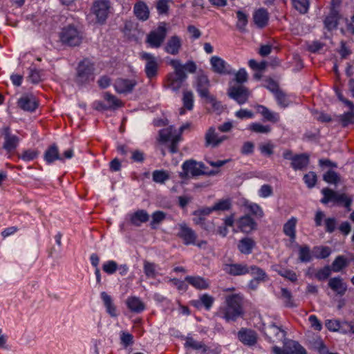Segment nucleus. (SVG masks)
Returning <instances> with one entry per match:
<instances>
[{
  "instance_id": "4468645a",
  "label": "nucleus",
  "mask_w": 354,
  "mask_h": 354,
  "mask_svg": "<svg viewBox=\"0 0 354 354\" xmlns=\"http://www.w3.org/2000/svg\"><path fill=\"white\" fill-rule=\"evenodd\" d=\"M238 339L244 345L254 346L257 343L258 335L252 329L241 328L237 333Z\"/></svg>"
},
{
  "instance_id": "052dcab7",
  "label": "nucleus",
  "mask_w": 354,
  "mask_h": 354,
  "mask_svg": "<svg viewBox=\"0 0 354 354\" xmlns=\"http://www.w3.org/2000/svg\"><path fill=\"white\" fill-rule=\"evenodd\" d=\"M118 263L113 260L108 261L102 265L103 271L105 272L108 274H114L116 272V270H118Z\"/></svg>"
},
{
  "instance_id": "864d4df0",
  "label": "nucleus",
  "mask_w": 354,
  "mask_h": 354,
  "mask_svg": "<svg viewBox=\"0 0 354 354\" xmlns=\"http://www.w3.org/2000/svg\"><path fill=\"white\" fill-rule=\"evenodd\" d=\"M274 95L277 103L280 106L285 108L288 106L290 100L282 91L277 89Z\"/></svg>"
},
{
  "instance_id": "f704fd0d",
  "label": "nucleus",
  "mask_w": 354,
  "mask_h": 354,
  "mask_svg": "<svg viewBox=\"0 0 354 354\" xmlns=\"http://www.w3.org/2000/svg\"><path fill=\"white\" fill-rule=\"evenodd\" d=\"M149 219V215L145 209H138L130 216V221L135 226H140Z\"/></svg>"
},
{
  "instance_id": "37998d69",
  "label": "nucleus",
  "mask_w": 354,
  "mask_h": 354,
  "mask_svg": "<svg viewBox=\"0 0 354 354\" xmlns=\"http://www.w3.org/2000/svg\"><path fill=\"white\" fill-rule=\"evenodd\" d=\"M323 180L327 183L337 185L340 182L341 177L334 170L329 169L324 174Z\"/></svg>"
},
{
  "instance_id": "8fccbe9b",
  "label": "nucleus",
  "mask_w": 354,
  "mask_h": 354,
  "mask_svg": "<svg viewBox=\"0 0 354 354\" xmlns=\"http://www.w3.org/2000/svg\"><path fill=\"white\" fill-rule=\"evenodd\" d=\"M152 220L150 225L152 229H156V225L162 222L166 218V214L162 211H156L151 215Z\"/></svg>"
},
{
  "instance_id": "f257e3e1",
  "label": "nucleus",
  "mask_w": 354,
  "mask_h": 354,
  "mask_svg": "<svg viewBox=\"0 0 354 354\" xmlns=\"http://www.w3.org/2000/svg\"><path fill=\"white\" fill-rule=\"evenodd\" d=\"M169 64L174 68V72L167 75L166 87L173 91H178L182 87L187 78L186 72L194 73L197 69L196 63L192 60L183 64L180 60L172 59L169 62Z\"/></svg>"
},
{
  "instance_id": "7c9ffc66",
  "label": "nucleus",
  "mask_w": 354,
  "mask_h": 354,
  "mask_svg": "<svg viewBox=\"0 0 354 354\" xmlns=\"http://www.w3.org/2000/svg\"><path fill=\"white\" fill-rule=\"evenodd\" d=\"M185 280L198 290H206L209 288V281L200 276H187Z\"/></svg>"
},
{
  "instance_id": "c85d7f7f",
  "label": "nucleus",
  "mask_w": 354,
  "mask_h": 354,
  "mask_svg": "<svg viewBox=\"0 0 354 354\" xmlns=\"http://www.w3.org/2000/svg\"><path fill=\"white\" fill-rule=\"evenodd\" d=\"M255 109L257 112L263 116L264 120L271 122L272 123H276L279 121V114L278 113L271 111L266 106L258 104L255 106Z\"/></svg>"
},
{
  "instance_id": "473e14b6",
  "label": "nucleus",
  "mask_w": 354,
  "mask_h": 354,
  "mask_svg": "<svg viewBox=\"0 0 354 354\" xmlns=\"http://www.w3.org/2000/svg\"><path fill=\"white\" fill-rule=\"evenodd\" d=\"M297 219L295 217H291L283 225V232L290 238V241L294 243L296 239V225Z\"/></svg>"
},
{
  "instance_id": "6ab92c4d",
  "label": "nucleus",
  "mask_w": 354,
  "mask_h": 354,
  "mask_svg": "<svg viewBox=\"0 0 354 354\" xmlns=\"http://www.w3.org/2000/svg\"><path fill=\"white\" fill-rule=\"evenodd\" d=\"M136 84L134 80L119 78L115 80L114 88L118 93H128L133 91Z\"/></svg>"
},
{
  "instance_id": "5701e85b",
  "label": "nucleus",
  "mask_w": 354,
  "mask_h": 354,
  "mask_svg": "<svg viewBox=\"0 0 354 354\" xmlns=\"http://www.w3.org/2000/svg\"><path fill=\"white\" fill-rule=\"evenodd\" d=\"M210 64L212 70L218 74H231L232 72L229 69L230 66L225 60L217 56H213L210 59Z\"/></svg>"
},
{
  "instance_id": "c03bdc74",
  "label": "nucleus",
  "mask_w": 354,
  "mask_h": 354,
  "mask_svg": "<svg viewBox=\"0 0 354 354\" xmlns=\"http://www.w3.org/2000/svg\"><path fill=\"white\" fill-rule=\"evenodd\" d=\"M281 298L286 307L293 308L296 306L294 302L293 297L291 292L286 288H281Z\"/></svg>"
},
{
  "instance_id": "aec40b11",
  "label": "nucleus",
  "mask_w": 354,
  "mask_h": 354,
  "mask_svg": "<svg viewBox=\"0 0 354 354\" xmlns=\"http://www.w3.org/2000/svg\"><path fill=\"white\" fill-rule=\"evenodd\" d=\"M185 346L192 348L194 350H202L203 354H219L221 352V350L217 348L211 350L203 342H198L192 337H187Z\"/></svg>"
},
{
  "instance_id": "e433bc0d",
  "label": "nucleus",
  "mask_w": 354,
  "mask_h": 354,
  "mask_svg": "<svg viewBox=\"0 0 354 354\" xmlns=\"http://www.w3.org/2000/svg\"><path fill=\"white\" fill-rule=\"evenodd\" d=\"M44 160L47 163L50 164L57 160H64V158L59 155L57 146L53 144L45 151Z\"/></svg>"
},
{
  "instance_id": "4be33fe9",
  "label": "nucleus",
  "mask_w": 354,
  "mask_h": 354,
  "mask_svg": "<svg viewBox=\"0 0 354 354\" xmlns=\"http://www.w3.org/2000/svg\"><path fill=\"white\" fill-rule=\"evenodd\" d=\"M182 47V39L177 35L171 36L167 41L164 50L170 55H178Z\"/></svg>"
},
{
  "instance_id": "6e6d98bb",
  "label": "nucleus",
  "mask_w": 354,
  "mask_h": 354,
  "mask_svg": "<svg viewBox=\"0 0 354 354\" xmlns=\"http://www.w3.org/2000/svg\"><path fill=\"white\" fill-rule=\"evenodd\" d=\"M303 180L306 185V186L311 189L315 187L316 185V183L317 181V174L314 171H309L308 174H306L304 177Z\"/></svg>"
},
{
  "instance_id": "412c9836",
  "label": "nucleus",
  "mask_w": 354,
  "mask_h": 354,
  "mask_svg": "<svg viewBox=\"0 0 354 354\" xmlns=\"http://www.w3.org/2000/svg\"><path fill=\"white\" fill-rule=\"evenodd\" d=\"M328 287L339 296H343L347 291V284L341 277H335L329 279Z\"/></svg>"
},
{
  "instance_id": "a211bd4d",
  "label": "nucleus",
  "mask_w": 354,
  "mask_h": 354,
  "mask_svg": "<svg viewBox=\"0 0 354 354\" xmlns=\"http://www.w3.org/2000/svg\"><path fill=\"white\" fill-rule=\"evenodd\" d=\"M2 134L4 138L3 149L7 151H11L17 148L18 146L19 139V138L10 133V129L9 127L3 128Z\"/></svg>"
},
{
  "instance_id": "9b49d317",
  "label": "nucleus",
  "mask_w": 354,
  "mask_h": 354,
  "mask_svg": "<svg viewBox=\"0 0 354 354\" xmlns=\"http://www.w3.org/2000/svg\"><path fill=\"white\" fill-rule=\"evenodd\" d=\"M177 236L183 240L185 245H194L197 239V234L194 230L188 227L185 223L179 225V230Z\"/></svg>"
},
{
  "instance_id": "49530a36",
  "label": "nucleus",
  "mask_w": 354,
  "mask_h": 354,
  "mask_svg": "<svg viewBox=\"0 0 354 354\" xmlns=\"http://www.w3.org/2000/svg\"><path fill=\"white\" fill-rule=\"evenodd\" d=\"M248 129L257 133L268 134L271 131V127L269 125H263L259 122H253L248 127Z\"/></svg>"
},
{
  "instance_id": "c9c22d12",
  "label": "nucleus",
  "mask_w": 354,
  "mask_h": 354,
  "mask_svg": "<svg viewBox=\"0 0 354 354\" xmlns=\"http://www.w3.org/2000/svg\"><path fill=\"white\" fill-rule=\"evenodd\" d=\"M133 12L136 17L142 21L147 20L149 17V8L143 1H139L135 4Z\"/></svg>"
},
{
  "instance_id": "b1692460",
  "label": "nucleus",
  "mask_w": 354,
  "mask_h": 354,
  "mask_svg": "<svg viewBox=\"0 0 354 354\" xmlns=\"http://www.w3.org/2000/svg\"><path fill=\"white\" fill-rule=\"evenodd\" d=\"M310 163V156L306 153L295 154L291 162V167L295 171L306 169Z\"/></svg>"
},
{
  "instance_id": "423d86ee",
  "label": "nucleus",
  "mask_w": 354,
  "mask_h": 354,
  "mask_svg": "<svg viewBox=\"0 0 354 354\" xmlns=\"http://www.w3.org/2000/svg\"><path fill=\"white\" fill-rule=\"evenodd\" d=\"M167 33L166 24H161L158 28L151 30L147 36L146 42L151 48H158L161 46L164 42Z\"/></svg>"
},
{
  "instance_id": "338daca9",
  "label": "nucleus",
  "mask_w": 354,
  "mask_h": 354,
  "mask_svg": "<svg viewBox=\"0 0 354 354\" xmlns=\"http://www.w3.org/2000/svg\"><path fill=\"white\" fill-rule=\"evenodd\" d=\"M131 153V160L134 162L142 163L145 160V153L139 149L132 150Z\"/></svg>"
},
{
  "instance_id": "a878e982",
  "label": "nucleus",
  "mask_w": 354,
  "mask_h": 354,
  "mask_svg": "<svg viewBox=\"0 0 354 354\" xmlns=\"http://www.w3.org/2000/svg\"><path fill=\"white\" fill-rule=\"evenodd\" d=\"M253 21L259 28L266 27L269 21V13L266 8H259L253 13Z\"/></svg>"
},
{
  "instance_id": "c756f323",
  "label": "nucleus",
  "mask_w": 354,
  "mask_h": 354,
  "mask_svg": "<svg viewBox=\"0 0 354 354\" xmlns=\"http://www.w3.org/2000/svg\"><path fill=\"white\" fill-rule=\"evenodd\" d=\"M340 18L337 9L330 8L328 15L324 21V26L328 30H332L337 27L338 21Z\"/></svg>"
},
{
  "instance_id": "bf43d9fd",
  "label": "nucleus",
  "mask_w": 354,
  "mask_h": 354,
  "mask_svg": "<svg viewBox=\"0 0 354 354\" xmlns=\"http://www.w3.org/2000/svg\"><path fill=\"white\" fill-rule=\"evenodd\" d=\"M232 204L229 199L221 200L216 203L212 207L214 212L216 211H225L231 208Z\"/></svg>"
},
{
  "instance_id": "1a4fd4ad",
  "label": "nucleus",
  "mask_w": 354,
  "mask_h": 354,
  "mask_svg": "<svg viewBox=\"0 0 354 354\" xmlns=\"http://www.w3.org/2000/svg\"><path fill=\"white\" fill-rule=\"evenodd\" d=\"M210 86L209 80L207 76L200 75L196 78V89L198 95L208 100L214 101V105L218 104L215 97L209 94V87Z\"/></svg>"
},
{
  "instance_id": "39448f33",
  "label": "nucleus",
  "mask_w": 354,
  "mask_h": 354,
  "mask_svg": "<svg viewBox=\"0 0 354 354\" xmlns=\"http://www.w3.org/2000/svg\"><path fill=\"white\" fill-rule=\"evenodd\" d=\"M140 58L146 62L145 66L146 77L150 80L156 78L160 67L157 57L149 53L142 52L140 53Z\"/></svg>"
},
{
  "instance_id": "de8ad7c7",
  "label": "nucleus",
  "mask_w": 354,
  "mask_h": 354,
  "mask_svg": "<svg viewBox=\"0 0 354 354\" xmlns=\"http://www.w3.org/2000/svg\"><path fill=\"white\" fill-rule=\"evenodd\" d=\"M244 206L257 217L262 218L264 215L262 208L257 203L245 202Z\"/></svg>"
},
{
  "instance_id": "f8f14e48",
  "label": "nucleus",
  "mask_w": 354,
  "mask_h": 354,
  "mask_svg": "<svg viewBox=\"0 0 354 354\" xmlns=\"http://www.w3.org/2000/svg\"><path fill=\"white\" fill-rule=\"evenodd\" d=\"M109 8V1L108 0H98L94 2L92 10L96 16L98 22L104 23L106 21Z\"/></svg>"
},
{
  "instance_id": "dca6fc26",
  "label": "nucleus",
  "mask_w": 354,
  "mask_h": 354,
  "mask_svg": "<svg viewBox=\"0 0 354 354\" xmlns=\"http://www.w3.org/2000/svg\"><path fill=\"white\" fill-rule=\"evenodd\" d=\"M236 225L240 231L245 234L252 232L257 227L256 221L248 214L240 217L236 221Z\"/></svg>"
},
{
  "instance_id": "cd10ccee",
  "label": "nucleus",
  "mask_w": 354,
  "mask_h": 354,
  "mask_svg": "<svg viewBox=\"0 0 354 354\" xmlns=\"http://www.w3.org/2000/svg\"><path fill=\"white\" fill-rule=\"evenodd\" d=\"M214 302V297L207 293H205L201 295L198 299L192 300L191 301V304L198 309L204 307L205 310H209Z\"/></svg>"
},
{
  "instance_id": "e2e57ef3",
  "label": "nucleus",
  "mask_w": 354,
  "mask_h": 354,
  "mask_svg": "<svg viewBox=\"0 0 354 354\" xmlns=\"http://www.w3.org/2000/svg\"><path fill=\"white\" fill-rule=\"evenodd\" d=\"M276 271L280 276L290 280L292 282H295L297 281V276L296 273L292 270L288 269H282Z\"/></svg>"
},
{
  "instance_id": "ea45409f",
  "label": "nucleus",
  "mask_w": 354,
  "mask_h": 354,
  "mask_svg": "<svg viewBox=\"0 0 354 354\" xmlns=\"http://www.w3.org/2000/svg\"><path fill=\"white\" fill-rule=\"evenodd\" d=\"M237 22L236 27L241 32H247L246 26L248 23V15L243 12L242 10H238L236 12Z\"/></svg>"
},
{
  "instance_id": "a18cd8bd",
  "label": "nucleus",
  "mask_w": 354,
  "mask_h": 354,
  "mask_svg": "<svg viewBox=\"0 0 354 354\" xmlns=\"http://www.w3.org/2000/svg\"><path fill=\"white\" fill-rule=\"evenodd\" d=\"M104 98L109 104V109H115L122 106V101L109 92L104 93Z\"/></svg>"
},
{
  "instance_id": "4c0bfd02",
  "label": "nucleus",
  "mask_w": 354,
  "mask_h": 354,
  "mask_svg": "<svg viewBox=\"0 0 354 354\" xmlns=\"http://www.w3.org/2000/svg\"><path fill=\"white\" fill-rule=\"evenodd\" d=\"M102 300L103 301L104 305L106 308V312L111 317H116V308L113 303L112 298L106 292H102L100 294Z\"/></svg>"
},
{
  "instance_id": "7ed1b4c3",
  "label": "nucleus",
  "mask_w": 354,
  "mask_h": 354,
  "mask_svg": "<svg viewBox=\"0 0 354 354\" xmlns=\"http://www.w3.org/2000/svg\"><path fill=\"white\" fill-rule=\"evenodd\" d=\"M94 64L85 58L80 61L76 68L75 82L77 85H84L93 82L95 79Z\"/></svg>"
},
{
  "instance_id": "ddd939ff",
  "label": "nucleus",
  "mask_w": 354,
  "mask_h": 354,
  "mask_svg": "<svg viewBox=\"0 0 354 354\" xmlns=\"http://www.w3.org/2000/svg\"><path fill=\"white\" fill-rule=\"evenodd\" d=\"M227 139V136H219L216 132L215 127H211L207 130L205 134V147L216 148Z\"/></svg>"
},
{
  "instance_id": "5fc2aeb1",
  "label": "nucleus",
  "mask_w": 354,
  "mask_h": 354,
  "mask_svg": "<svg viewBox=\"0 0 354 354\" xmlns=\"http://www.w3.org/2000/svg\"><path fill=\"white\" fill-rule=\"evenodd\" d=\"M313 250L315 253L319 252L315 254L317 259H326L329 257L331 253V250L328 246H317L315 247Z\"/></svg>"
},
{
  "instance_id": "393cba45",
  "label": "nucleus",
  "mask_w": 354,
  "mask_h": 354,
  "mask_svg": "<svg viewBox=\"0 0 354 354\" xmlns=\"http://www.w3.org/2000/svg\"><path fill=\"white\" fill-rule=\"evenodd\" d=\"M18 106L25 111L33 112L38 106V103L32 95H24L17 102Z\"/></svg>"
},
{
  "instance_id": "774afa93",
  "label": "nucleus",
  "mask_w": 354,
  "mask_h": 354,
  "mask_svg": "<svg viewBox=\"0 0 354 354\" xmlns=\"http://www.w3.org/2000/svg\"><path fill=\"white\" fill-rule=\"evenodd\" d=\"M121 344L125 347H128L133 344V336L127 332H122L120 335Z\"/></svg>"
},
{
  "instance_id": "0e129e2a",
  "label": "nucleus",
  "mask_w": 354,
  "mask_h": 354,
  "mask_svg": "<svg viewBox=\"0 0 354 354\" xmlns=\"http://www.w3.org/2000/svg\"><path fill=\"white\" fill-rule=\"evenodd\" d=\"M28 79L33 84H37L41 80V71L36 68H30Z\"/></svg>"
},
{
  "instance_id": "58836bf2",
  "label": "nucleus",
  "mask_w": 354,
  "mask_h": 354,
  "mask_svg": "<svg viewBox=\"0 0 354 354\" xmlns=\"http://www.w3.org/2000/svg\"><path fill=\"white\" fill-rule=\"evenodd\" d=\"M298 248V259L300 262L308 263L312 260V254L310 246L308 245H299L297 244Z\"/></svg>"
},
{
  "instance_id": "bb28decb",
  "label": "nucleus",
  "mask_w": 354,
  "mask_h": 354,
  "mask_svg": "<svg viewBox=\"0 0 354 354\" xmlns=\"http://www.w3.org/2000/svg\"><path fill=\"white\" fill-rule=\"evenodd\" d=\"M256 246L255 241L251 237H244L239 240L237 248L241 254H250Z\"/></svg>"
},
{
  "instance_id": "2f4dec72",
  "label": "nucleus",
  "mask_w": 354,
  "mask_h": 354,
  "mask_svg": "<svg viewBox=\"0 0 354 354\" xmlns=\"http://www.w3.org/2000/svg\"><path fill=\"white\" fill-rule=\"evenodd\" d=\"M249 274L254 276V279L250 281V286H252L254 283H259L260 282H264L268 279L266 272L255 265L250 266Z\"/></svg>"
},
{
  "instance_id": "79ce46f5",
  "label": "nucleus",
  "mask_w": 354,
  "mask_h": 354,
  "mask_svg": "<svg viewBox=\"0 0 354 354\" xmlns=\"http://www.w3.org/2000/svg\"><path fill=\"white\" fill-rule=\"evenodd\" d=\"M348 264V261L344 256H337L331 264L330 268L335 272H340L343 268H346Z\"/></svg>"
},
{
  "instance_id": "6e6552de",
  "label": "nucleus",
  "mask_w": 354,
  "mask_h": 354,
  "mask_svg": "<svg viewBox=\"0 0 354 354\" xmlns=\"http://www.w3.org/2000/svg\"><path fill=\"white\" fill-rule=\"evenodd\" d=\"M274 354H306V349L297 342L292 339L286 340L283 342V348L279 346L272 347Z\"/></svg>"
},
{
  "instance_id": "f03ea898",
  "label": "nucleus",
  "mask_w": 354,
  "mask_h": 354,
  "mask_svg": "<svg viewBox=\"0 0 354 354\" xmlns=\"http://www.w3.org/2000/svg\"><path fill=\"white\" fill-rule=\"evenodd\" d=\"M243 297L238 294H232L225 297V306L221 309L222 317L227 322H235L244 314Z\"/></svg>"
},
{
  "instance_id": "13d9d810",
  "label": "nucleus",
  "mask_w": 354,
  "mask_h": 354,
  "mask_svg": "<svg viewBox=\"0 0 354 354\" xmlns=\"http://www.w3.org/2000/svg\"><path fill=\"white\" fill-rule=\"evenodd\" d=\"M339 120L344 127H346L349 124H354V112L351 111L340 115Z\"/></svg>"
},
{
  "instance_id": "2eb2a0df",
  "label": "nucleus",
  "mask_w": 354,
  "mask_h": 354,
  "mask_svg": "<svg viewBox=\"0 0 354 354\" xmlns=\"http://www.w3.org/2000/svg\"><path fill=\"white\" fill-rule=\"evenodd\" d=\"M183 171L180 172L179 176L182 179H187L191 176H198L201 175L199 172L198 162L194 160H188L182 165Z\"/></svg>"
},
{
  "instance_id": "680f3d73",
  "label": "nucleus",
  "mask_w": 354,
  "mask_h": 354,
  "mask_svg": "<svg viewBox=\"0 0 354 354\" xmlns=\"http://www.w3.org/2000/svg\"><path fill=\"white\" fill-rule=\"evenodd\" d=\"M153 180L156 183H163L169 178L166 171L163 170H155L152 174Z\"/></svg>"
},
{
  "instance_id": "f3484780",
  "label": "nucleus",
  "mask_w": 354,
  "mask_h": 354,
  "mask_svg": "<svg viewBox=\"0 0 354 354\" xmlns=\"http://www.w3.org/2000/svg\"><path fill=\"white\" fill-rule=\"evenodd\" d=\"M265 334L268 341L270 343H273L277 340H282L286 335V331L281 327L277 326L274 323H271L268 325Z\"/></svg>"
},
{
  "instance_id": "3c124183",
  "label": "nucleus",
  "mask_w": 354,
  "mask_h": 354,
  "mask_svg": "<svg viewBox=\"0 0 354 354\" xmlns=\"http://www.w3.org/2000/svg\"><path fill=\"white\" fill-rule=\"evenodd\" d=\"M294 8L301 14L308 12L309 8L308 0H292Z\"/></svg>"
},
{
  "instance_id": "9d476101",
  "label": "nucleus",
  "mask_w": 354,
  "mask_h": 354,
  "mask_svg": "<svg viewBox=\"0 0 354 354\" xmlns=\"http://www.w3.org/2000/svg\"><path fill=\"white\" fill-rule=\"evenodd\" d=\"M229 97L235 100L239 104H243L248 102L250 92L243 86H232L228 89Z\"/></svg>"
},
{
  "instance_id": "69168bd1",
  "label": "nucleus",
  "mask_w": 354,
  "mask_h": 354,
  "mask_svg": "<svg viewBox=\"0 0 354 354\" xmlns=\"http://www.w3.org/2000/svg\"><path fill=\"white\" fill-rule=\"evenodd\" d=\"M169 150L171 153H176L178 151V143L181 140V135H175L170 140Z\"/></svg>"
},
{
  "instance_id": "603ef678",
  "label": "nucleus",
  "mask_w": 354,
  "mask_h": 354,
  "mask_svg": "<svg viewBox=\"0 0 354 354\" xmlns=\"http://www.w3.org/2000/svg\"><path fill=\"white\" fill-rule=\"evenodd\" d=\"M331 271L330 266H326L317 271L315 274V277L319 281H324L330 276Z\"/></svg>"
},
{
  "instance_id": "20e7f679",
  "label": "nucleus",
  "mask_w": 354,
  "mask_h": 354,
  "mask_svg": "<svg viewBox=\"0 0 354 354\" xmlns=\"http://www.w3.org/2000/svg\"><path fill=\"white\" fill-rule=\"evenodd\" d=\"M60 40L68 46H77L81 44L82 35L77 28L69 25L62 28L60 32Z\"/></svg>"
},
{
  "instance_id": "4d7b16f0",
  "label": "nucleus",
  "mask_w": 354,
  "mask_h": 354,
  "mask_svg": "<svg viewBox=\"0 0 354 354\" xmlns=\"http://www.w3.org/2000/svg\"><path fill=\"white\" fill-rule=\"evenodd\" d=\"M183 106L190 111L194 106V95L192 91H186L183 93Z\"/></svg>"
},
{
  "instance_id": "09e8293b",
  "label": "nucleus",
  "mask_w": 354,
  "mask_h": 354,
  "mask_svg": "<svg viewBox=\"0 0 354 354\" xmlns=\"http://www.w3.org/2000/svg\"><path fill=\"white\" fill-rule=\"evenodd\" d=\"M144 272L148 278L154 279L156 277V265L147 261H144L143 265Z\"/></svg>"
},
{
  "instance_id": "a19ab883",
  "label": "nucleus",
  "mask_w": 354,
  "mask_h": 354,
  "mask_svg": "<svg viewBox=\"0 0 354 354\" xmlns=\"http://www.w3.org/2000/svg\"><path fill=\"white\" fill-rule=\"evenodd\" d=\"M321 192L323 194V198L320 201L322 204H328L329 202L336 203L339 194L337 192L328 187L323 188Z\"/></svg>"
},
{
  "instance_id": "0eeeda50",
  "label": "nucleus",
  "mask_w": 354,
  "mask_h": 354,
  "mask_svg": "<svg viewBox=\"0 0 354 354\" xmlns=\"http://www.w3.org/2000/svg\"><path fill=\"white\" fill-rule=\"evenodd\" d=\"M250 266L245 263H237L230 260L223 263L222 269L224 272L231 277L244 276L249 274Z\"/></svg>"
},
{
  "instance_id": "72a5a7b5",
  "label": "nucleus",
  "mask_w": 354,
  "mask_h": 354,
  "mask_svg": "<svg viewBox=\"0 0 354 354\" xmlns=\"http://www.w3.org/2000/svg\"><path fill=\"white\" fill-rule=\"evenodd\" d=\"M126 304L128 308L136 313H140L145 309V304L138 297H128Z\"/></svg>"
}]
</instances>
